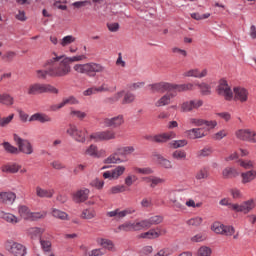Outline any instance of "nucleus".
<instances>
[{
    "label": "nucleus",
    "mask_w": 256,
    "mask_h": 256,
    "mask_svg": "<svg viewBox=\"0 0 256 256\" xmlns=\"http://www.w3.org/2000/svg\"><path fill=\"white\" fill-rule=\"evenodd\" d=\"M57 59L58 58L53 55V57L46 61V67H48V70H36L37 79H47V75L49 77H65Z\"/></svg>",
    "instance_id": "obj_1"
},
{
    "label": "nucleus",
    "mask_w": 256,
    "mask_h": 256,
    "mask_svg": "<svg viewBox=\"0 0 256 256\" xmlns=\"http://www.w3.org/2000/svg\"><path fill=\"white\" fill-rule=\"evenodd\" d=\"M53 55L58 58V65L60 66L62 75H64V77H67V75L71 73V63H79L80 61H85V59H87V56L85 54L68 57L67 55L59 56L57 55V53L54 52Z\"/></svg>",
    "instance_id": "obj_2"
},
{
    "label": "nucleus",
    "mask_w": 256,
    "mask_h": 256,
    "mask_svg": "<svg viewBox=\"0 0 256 256\" xmlns=\"http://www.w3.org/2000/svg\"><path fill=\"white\" fill-rule=\"evenodd\" d=\"M73 70L80 75L95 77L97 73H103L105 71V66L95 62H88L84 64H75Z\"/></svg>",
    "instance_id": "obj_3"
},
{
    "label": "nucleus",
    "mask_w": 256,
    "mask_h": 256,
    "mask_svg": "<svg viewBox=\"0 0 256 256\" xmlns=\"http://www.w3.org/2000/svg\"><path fill=\"white\" fill-rule=\"evenodd\" d=\"M41 93H52L53 95L59 94V89L51 84H31L27 89V95H39Z\"/></svg>",
    "instance_id": "obj_4"
},
{
    "label": "nucleus",
    "mask_w": 256,
    "mask_h": 256,
    "mask_svg": "<svg viewBox=\"0 0 256 256\" xmlns=\"http://www.w3.org/2000/svg\"><path fill=\"white\" fill-rule=\"evenodd\" d=\"M66 133L77 143H85L87 141V129L85 128H78L76 125L70 124L66 129Z\"/></svg>",
    "instance_id": "obj_5"
},
{
    "label": "nucleus",
    "mask_w": 256,
    "mask_h": 256,
    "mask_svg": "<svg viewBox=\"0 0 256 256\" xmlns=\"http://www.w3.org/2000/svg\"><path fill=\"white\" fill-rule=\"evenodd\" d=\"M13 139L18 147V153H24V155H33V144L28 139H23L19 135L14 134Z\"/></svg>",
    "instance_id": "obj_6"
},
{
    "label": "nucleus",
    "mask_w": 256,
    "mask_h": 256,
    "mask_svg": "<svg viewBox=\"0 0 256 256\" xmlns=\"http://www.w3.org/2000/svg\"><path fill=\"white\" fill-rule=\"evenodd\" d=\"M91 141L95 143H101L103 141H113L117 139V133L113 130H104L94 132L90 135Z\"/></svg>",
    "instance_id": "obj_7"
},
{
    "label": "nucleus",
    "mask_w": 256,
    "mask_h": 256,
    "mask_svg": "<svg viewBox=\"0 0 256 256\" xmlns=\"http://www.w3.org/2000/svg\"><path fill=\"white\" fill-rule=\"evenodd\" d=\"M5 249L11 253L13 256H26L27 255V247L23 244L14 242L11 240L6 241Z\"/></svg>",
    "instance_id": "obj_8"
},
{
    "label": "nucleus",
    "mask_w": 256,
    "mask_h": 256,
    "mask_svg": "<svg viewBox=\"0 0 256 256\" xmlns=\"http://www.w3.org/2000/svg\"><path fill=\"white\" fill-rule=\"evenodd\" d=\"M115 87L109 86L107 83H102L100 86H92L82 92L84 97H91V95H97V93H113Z\"/></svg>",
    "instance_id": "obj_9"
},
{
    "label": "nucleus",
    "mask_w": 256,
    "mask_h": 256,
    "mask_svg": "<svg viewBox=\"0 0 256 256\" xmlns=\"http://www.w3.org/2000/svg\"><path fill=\"white\" fill-rule=\"evenodd\" d=\"M211 231L217 233V235H225L226 237L235 235V228L233 226H227L221 222H214L211 225Z\"/></svg>",
    "instance_id": "obj_10"
},
{
    "label": "nucleus",
    "mask_w": 256,
    "mask_h": 256,
    "mask_svg": "<svg viewBox=\"0 0 256 256\" xmlns=\"http://www.w3.org/2000/svg\"><path fill=\"white\" fill-rule=\"evenodd\" d=\"M189 125H192V127L201 128L203 125L207 127V131H210V129H215L217 126V122L215 120H206L203 118H189L188 119Z\"/></svg>",
    "instance_id": "obj_11"
},
{
    "label": "nucleus",
    "mask_w": 256,
    "mask_h": 256,
    "mask_svg": "<svg viewBox=\"0 0 256 256\" xmlns=\"http://www.w3.org/2000/svg\"><path fill=\"white\" fill-rule=\"evenodd\" d=\"M125 123V116L123 114H119L118 116L112 118H104L102 120V125L104 127L112 128V129H119L121 125Z\"/></svg>",
    "instance_id": "obj_12"
},
{
    "label": "nucleus",
    "mask_w": 256,
    "mask_h": 256,
    "mask_svg": "<svg viewBox=\"0 0 256 256\" xmlns=\"http://www.w3.org/2000/svg\"><path fill=\"white\" fill-rule=\"evenodd\" d=\"M200 107H203V100L201 99H193L183 102L180 105V111L182 113H191L193 110H197Z\"/></svg>",
    "instance_id": "obj_13"
},
{
    "label": "nucleus",
    "mask_w": 256,
    "mask_h": 256,
    "mask_svg": "<svg viewBox=\"0 0 256 256\" xmlns=\"http://www.w3.org/2000/svg\"><path fill=\"white\" fill-rule=\"evenodd\" d=\"M141 230H143L141 221H135V222L127 221L121 224L120 226H118V228L115 230V233H121V231H124L125 233H129L131 231H141Z\"/></svg>",
    "instance_id": "obj_14"
},
{
    "label": "nucleus",
    "mask_w": 256,
    "mask_h": 256,
    "mask_svg": "<svg viewBox=\"0 0 256 256\" xmlns=\"http://www.w3.org/2000/svg\"><path fill=\"white\" fill-rule=\"evenodd\" d=\"M237 139L240 141H248L249 143H256V132L251 129H240L235 132Z\"/></svg>",
    "instance_id": "obj_15"
},
{
    "label": "nucleus",
    "mask_w": 256,
    "mask_h": 256,
    "mask_svg": "<svg viewBox=\"0 0 256 256\" xmlns=\"http://www.w3.org/2000/svg\"><path fill=\"white\" fill-rule=\"evenodd\" d=\"M125 171H127V168L123 165H118L111 171H106L103 173L104 179H109L110 181L117 180L119 177L124 175Z\"/></svg>",
    "instance_id": "obj_16"
},
{
    "label": "nucleus",
    "mask_w": 256,
    "mask_h": 256,
    "mask_svg": "<svg viewBox=\"0 0 256 256\" xmlns=\"http://www.w3.org/2000/svg\"><path fill=\"white\" fill-rule=\"evenodd\" d=\"M217 91L218 95H221L226 101L233 99V91L229 87V84H227V80H220Z\"/></svg>",
    "instance_id": "obj_17"
},
{
    "label": "nucleus",
    "mask_w": 256,
    "mask_h": 256,
    "mask_svg": "<svg viewBox=\"0 0 256 256\" xmlns=\"http://www.w3.org/2000/svg\"><path fill=\"white\" fill-rule=\"evenodd\" d=\"M66 105H79V99L75 96H69L63 98V100L59 104H53L50 106V111H59L63 109Z\"/></svg>",
    "instance_id": "obj_18"
},
{
    "label": "nucleus",
    "mask_w": 256,
    "mask_h": 256,
    "mask_svg": "<svg viewBox=\"0 0 256 256\" xmlns=\"http://www.w3.org/2000/svg\"><path fill=\"white\" fill-rule=\"evenodd\" d=\"M149 91L151 93H167L171 91V83L169 82H157L148 85Z\"/></svg>",
    "instance_id": "obj_19"
},
{
    "label": "nucleus",
    "mask_w": 256,
    "mask_h": 256,
    "mask_svg": "<svg viewBox=\"0 0 256 256\" xmlns=\"http://www.w3.org/2000/svg\"><path fill=\"white\" fill-rule=\"evenodd\" d=\"M253 209H255V201L253 200H247L243 202L241 205H232V211H236L237 213L247 214L250 211H253Z\"/></svg>",
    "instance_id": "obj_20"
},
{
    "label": "nucleus",
    "mask_w": 256,
    "mask_h": 256,
    "mask_svg": "<svg viewBox=\"0 0 256 256\" xmlns=\"http://www.w3.org/2000/svg\"><path fill=\"white\" fill-rule=\"evenodd\" d=\"M165 233H167L165 229L156 227V228L150 229L147 232L140 234V238L141 239H159V237H161V235H165Z\"/></svg>",
    "instance_id": "obj_21"
},
{
    "label": "nucleus",
    "mask_w": 256,
    "mask_h": 256,
    "mask_svg": "<svg viewBox=\"0 0 256 256\" xmlns=\"http://www.w3.org/2000/svg\"><path fill=\"white\" fill-rule=\"evenodd\" d=\"M85 155H88V157H93L94 159H101L107 155V151H105V149L99 150L95 144H92L85 150Z\"/></svg>",
    "instance_id": "obj_22"
},
{
    "label": "nucleus",
    "mask_w": 256,
    "mask_h": 256,
    "mask_svg": "<svg viewBox=\"0 0 256 256\" xmlns=\"http://www.w3.org/2000/svg\"><path fill=\"white\" fill-rule=\"evenodd\" d=\"M140 223L142 225V229H151L153 225H160V223H163V216L155 215L148 219L141 220Z\"/></svg>",
    "instance_id": "obj_23"
},
{
    "label": "nucleus",
    "mask_w": 256,
    "mask_h": 256,
    "mask_svg": "<svg viewBox=\"0 0 256 256\" xmlns=\"http://www.w3.org/2000/svg\"><path fill=\"white\" fill-rule=\"evenodd\" d=\"M176 138H177V133L170 131V132L154 135V137H152V141L154 143H167V141H171V139H176Z\"/></svg>",
    "instance_id": "obj_24"
},
{
    "label": "nucleus",
    "mask_w": 256,
    "mask_h": 256,
    "mask_svg": "<svg viewBox=\"0 0 256 256\" xmlns=\"http://www.w3.org/2000/svg\"><path fill=\"white\" fill-rule=\"evenodd\" d=\"M186 137L188 139H203V137H207V132L203 128H191L187 130L186 132Z\"/></svg>",
    "instance_id": "obj_25"
},
{
    "label": "nucleus",
    "mask_w": 256,
    "mask_h": 256,
    "mask_svg": "<svg viewBox=\"0 0 256 256\" xmlns=\"http://www.w3.org/2000/svg\"><path fill=\"white\" fill-rule=\"evenodd\" d=\"M234 99L240 103H246L249 99V91L243 87L234 88Z\"/></svg>",
    "instance_id": "obj_26"
},
{
    "label": "nucleus",
    "mask_w": 256,
    "mask_h": 256,
    "mask_svg": "<svg viewBox=\"0 0 256 256\" xmlns=\"http://www.w3.org/2000/svg\"><path fill=\"white\" fill-rule=\"evenodd\" d=\"M39 241L42 251H44V253H51V249L53 247V243L51 242L53 241V238L51 235L45 234L40 237Z\"/></svg>",
    "instance_id": "obj_27"
},
{
    "label": "nucleus",
    "mask_w": 256,
    "mask_h": 256,
    "mask_svg": "<svg viewBox=\"0 0 256 256\" xmlns=\"http://www.w3.org/2000/svg\"><path fill=\"white\" fill-rule=\"evenodd\" d=\"M89 193H91V191L87 188L80 189L74 193L73 201H75V203H85V201L89 199Z\"/></svg>",
    "instance_id": "obj_28"
},
{
    "label": "nucleus",
    "mask_w": 256,
    "mask_h": 256,
    "mask_svg": "<svg viewBox=\"0 0 256 256\" xmlns=\"http://www.w3.org/2000/svg\"><path fill=\"white\" fill-rule=\"evenodd\" d=\"M0 169L2 173L15 175L16 173H19V170L21 169V165L15 162H9L7 164L2 165Z\"/></svg>",
    "instance_id": "obj_29"
},
{
    "label": "nucleus",
    "mask_w": 256,
    "mask_h": 256,
    "mask_svg": "<svg viewBox=\"0 0 256 256\" xmlns=\"http://www.w3.org/2000/svg\"><path fill=\"white\" fill-rule=\"evenodd\" d=\"M209 71L205 68L203 70H199V68L190 69L184 72V77H195L196 79H203V77H207Z\"/></svg>",
    "instance_id": "obj_30"
},
{
    "label": "nucleus",
    "mask_w": 256,
    "mask_h": 256,
    "mask_svg": "<svg viewBox=\"0 0 256 256\" xmlns=\"http://www.w3.org/2000/svg\"><path fill=\"white\" fill-rule=\"evenodd\" d=\"M174 97H177V93H175V92H170V93L164 94L161 98H159L155 102V107H166V105H169L171 103V100Z\"/></svg>",
    "instance_id": "obj_31"
},
{
    "label": "nucleus",
    "mask_w": 256,
    "mask_h": 256,
    "mask_svg": "<svg viewBox=\"0 0 256 256\" xmlns=\"http://www.w3.org/2000/svg\"><path fill=\"white\" fill-rule=\"evenodd\" d=\"M17 199V195L13 192H0V203L4 205H13Z\"/></svg>",
    "instance_id": "obj_32"
},
{
    "label": "nucleus",
    "mask_w": 256,
    "mask_h": 256,
    "mask_svg": "<svg viewBox=\"0 0 256 256\" xmlns=\"http://www.w3.org/2000/svg\"><path fill=\"white\" fill-rule=\"evenodd\" d=\"M55 195L54 189H44L41 186H36V196L41 199H51Z\"/></svg>",
    "instance_id": "obj_33"
},
{
    "label": "nucleus",
    "mask_w": 256,
    "mask_h": 256,
    "mask_svg": "<svg viewBox=\"0 0 256 256\" xmlns=\"http://www.w3.org/2000/svg\"><path fill=\"white\" fill-rule=\"evenodd\" d=\"M45 233V229L41 227H31L26 229V235L30 237V239H41L42 235Z\"/></svg>",
    "instance_id": "obj_34"
},
{
    "label": "nucleus",
    "mask_w": 256,
    "mask_h": 256,
    "mask_svg": "<svg viewBox=\"0 0 256 256\" xmlns=\"http://www.w3.org/2000/svg\"><path fill=\"white\" fill-rule=\"evenodd\" d=\"M119 153L116 150L114 153L110 154L106 159L103 160L104 165H119L123 163V159L119 157Z\"/></svg>",
    "instance_id": "obj_35"
},
{
    "label": "nucleus",
    "mask_w": 256,
    "mask_h": 256,
    "mask_svg": "<svg viewBox=\"0 0 256 256\" xmlns=\"http://www.w3.org/2000/svg\"><path fill=\"white\" fill-rule=\"evenodd\" d=\"M153 159L154 161H157L159 165H161L164 169H171L173 167V162H171L169 159H166L161 154H153Z\"/></svg>",
    "instance_id": "obj_36"
},
{
    "label": "nucleus",
    "mask_w": 256,
    "mask_h": 256,
    "mask_svg": "<svg viewBox=\"0 0 256 256\" xmlns=\"http://www.w3.org/2000/svg\"><path fill=\"white\" fill-rule=\"evenodd\" d=\"M0 219H3L4 221L10 223L11 225H17V223L21 221V219L17 218V216H15L14 214L7 213L4 211H0Z\"/></svg>",
    "instance_id": "obj_37"
},
{
    "label": "nucleus",
    "mask_w": 256,
    "mask_h": 256,
    "mask_svg": "<svg viewBox=\"0 0 256 256\" xmlns=\"http://www.w3.org/2000/svg\"><path fill=\"white\" fill-rule=\"evenodd\" d=\"M30 122L39 121L40 123H51L52 119L49 115L43 113H35L29 118Z\"/></svg>",
    "instance_id": "obj_38"
},
{
    "label": "nucleus",
    "mask_w": 256,
    "mask_h": 256,
    "mask_svg": "<svg viewBox=\"0 0 256 256\" xmlns=\"http://www.w3.org/2000/svg\"><path fill=\"white\" fill-rule=\"evenodd\" d=\"M51 215L55 217V219H60V221H69V214L63 210L52 208Z\"/></svg>",
    "instance_id": "obj_39"
},
{
    "label": "nucleus",
    "mask_w": 256,
    "mask_h": 256,
    "mask_svg": "<svg viewBox=\"0 0 256 256\" xmlns=\"http://www.w3.org/2000/svg\"><path fill=\"white\" fill-rule=\"evenodd\" d=\"M81 219L91 220L97 217V211L94 208H86L82 211L80 215Z\"/></svg>",
    "instance_id": "obj_40"
},
{
    "label": "nucleus",
    "mask_w": 256,
    "mask_h": 256,
    "mask_svg": "<svg viewBox=\"0 0 256 256\" xmlns=\"http://www.w3.org/2000/svg\"><path fill=\"white\" fill-rule=\"evenodd\" d=\"M118 151V155L121 157H127V155H132L135 153V147L133 146H124L116 149Z\"/></svg>",
    "instance_id": "obj_41"
},
{
    "label": "nucleus",
    "mask_w": 256,
    "mask_h": 256,
    "mask_svg": "<svg viewBox=\"0 0 256 256\" xmlns=\"http://www.w3.org/2000/svg\"><path fill=\"white\" fill-rule=\"evenodd\" d=\"M242 177V183H251L256 177V171L255 170H250L248 172H244L241 174Z\"/></svg>",
    "instance_id": "obj_42"
},
{
    "label": "nucleus",
    "mask_w": 256,
    "mask_h": 256,
    "mask_svg": "<svg viewBox=\"0 0 256 256\" xmlns=\"http://www.w3.org/2000/svg\"><path fill=\"white\" fill-rule=\"evenodd\" d=\"M202 224L203 218L200 216L192 217L186 221V225H188V227H201Z\"/></svg>",
    "instance_id": "obj_43"
},
{
    "label": "nucleus",
    "mask_w": 256,
    "mask_h": 256,
    "mask_svg": "<svg viewBox=\"0 0 256 256\" xmlns=\"http://www.w3.org/2000/svg\"><path fill=\"white\" fill-rule=\"evenodd\" d=\"M18 213L22 219L25 221H29V218L31 217V210L27 206H20L18 207Z\"/></svg>",
    "instance_id": "obj_44"
},
{
    "label": "nucleus",
    "mask_w": 256,
    "mask_h": 256,
    "mask_svg": "<svg viewBox=\"0 0 256 256\" xmlns=\"http://www.w3.org/2000/svg\"><path fill=\"white\" fill-rule=\"evenodd\" d=\"M196 181H203L205 179H209V169L207 168H201L198 170L195 174Z\"/></svg>",
    "instance_id": "obj_45"
},
{
    "label": "nucleus",
    "mask_w": 256,
    "mask_h": 256,
    "mask_svg": "<svg viewBox=\"0 0 256 256\" xmlns=\"http://www.w3.org/2000/svg\"><path fill=\"white\" fill-rule=\"evenodd\" d=\"M0 103L2 105H6L7 107H11V105L15 103V100L9 94H0Z\"/></svg>",
    "instance_id": "obj_46"
},
{
    "label": "nucleus",
    "mask_w": 256,
    "mask_h": 256,
    "mask_svg": "<svg viewBox=\"0 0 256 256\" xmlns=\"http://www.w3.org/2000/svg\"><path fill=\"white\" fill-rule=\"evenodd\" d=\"M188 144L186 139H182V140H173L168 144V147L170 149H181V147H186V145Z\"/></svg>",
    "instance_id": "obj_47"
},
{
    "label": "nucleus",
    "mask_w": 256,
    "mask_h": 256,
    "mask_svg": "<svg viewBox=\"0 0 256 256\" xmlns=\"http://www.w3.org/2000/svg\"><path fill=\"white\" fill-rule=\"evenodd\" d=\"M47 217V212H30V218L28 221H39V219H45Z\"/></svg>",
    "instance_id": "obj_48"
},
{
    "label": "nucleus",
    "mask_w": 256,
    "mask_h": 256,
    "mask_svg": "<svg viewBox=\"0 0 256 256\" xmlns=\"http://www.w3.org/2000/svg\"><path fill=\"white\" fill-rule=\"evenodd\" d=\"M127 191V188L123 184H119L116 186H113L109 189L108 193L110 195H117L118 193H125Z\"/></svg>",
    "instance_id": "obj_49"
},
{
    "label": "nucleus",
    "mask_w": 256,
    "mask_h": 256,
    "mask_svg": "<svg viewBox=\"0 0 256 256\" xmlns=\"http://www.w3.org/2000/svg\"><path fill=\"white\" fill-rule=\"evenodd\" d=\"M77 41V38L73 35H67L64 36L61 41H60V45L62 47H67L68 45H71V43H75Z\"/></svg>",
    "instance_id": "obj_50"
},
{
    "label": "nucleus",
    "mask_w": 256,
    "mask_h": 256,
    "mask_svg": "<svg viewBox=\"0 0 256 256\" xmlns=\"http://www.w3.org/2000/svg\"><path fill=\"white\" fill-rule=\"evenodd\" d=\"M222 175L224 179H231L233 177H237L239 173H237V170L234 168H225L222 172Z\"/></svg>",
    "instance_id": "obj_51"
},
{
    "label": "nucleus",
    "mask_w": 256,
    "mask_h": 256,
    "mask_svg": "<svg viewBox=\"0 0 256 256\" xmlns=\"http://www.w3.org/2000/svg\"><path fill=\"white\" fill-rule=\"evenodd\" d=\"M2 146L4 147L6 153H11L12 155H18L19 153V148L11 145L9 142H4Z\"/></svg>",
    "instance_id": "obj_52"
},
{
    "label": "nucleus",
    "mask_w": 256,
    "mask_h": 256,
    "mask_svg": "<svg viewBox=\"0 0 256 256\" xmlns=\"http://www.w3.org/2000/svg\"><path fill=\"white\" fill-rule=\"evenodd\" d=\"M134 171L135 173H138V175H153V173H155V171L151 167H134Z\"/></svg>",
    "instance_id": "obj_53"
},
{
    "label": "nucleus",
    "mask_w": 256,
    "mask_h": 256,
    "mask_svg": "<svg viewBox=\"0 0 256 256\" xmlns=\"http://www.w3.org/2000/svg\"><path fill=\"white\" fill-rule=\"evenodd\" d=\"M172 157L177 161H185L187 159V152L185 150H176L172 153Z\"/></svg>",
    "instance_id": "obj_54"
},
{
    "label": "nucleus",
    "mask_w": 256,
    "mask_h": 256,
    "mask_svg": "<svg viewBox=\"0 0 256 256\" xmlns=\"http://www.w3.org/2000/svg\"><path fill=\"white\" fill-rule=\"evenodd\" d=\"M124 95V91H119L115 93L113 96L106 98V103H109L110 105H113L114 103H117Z\"/></svg>",
    "instance_id": "obj_55"
},
{
    "label": "nucleus",
    "mask_w": 256,
    "mask_h": 256,
    "mask_svg": "<svg viewBox=\"0 0 256 256\" xmlns=\"http://www.w3.org/2000/svg\"><path fill=\"white\" fill-rule=\"evenodd\" d=\"M138 177L135 174H128L124 179V185L131 187L134 183H137Z\"/></svg>",
    "instance_id": "obj_56"
},
{
    "label": "nucleus",
    "mask_w": 256,
    "mask_h": 256,
    "mask_svg": "<svg viewBox=\"0 0 256 256\" xmlns=\"http://www.w3.org/2000/svg\"><path fill=\"white\" fill-rule=\"evenodd\" d=\"M197 87H199L202 95H211V86L209 84L202 82V83H196Z\"/></svg>",
    "instance_id": "obj_57"
},
{
    "label": "nucleus",
    "mask_w": 256,
    "mask_h": 256,
    "mask_svg": "<svg viewBox=\"0 0 256 256\" xmlns=\"http://www.w3.org/2000/svg\"><path fill=\"white\" fill-rule=\"evenodd\" d=\"M124 95V98L122 99V105H129L130 103H133L135 101V94L131 92H126Z\"/></svg>",
    "instance_id": "obj_58"
},
{
    "label": "nucleus",
    "mask_w": 256,
    "mask_h": 256,
    "mask_svg": "<svg viewBox=\"0 0 256 256\" xmlns=\"http://www.w3.org/2000/svg\"><path fill=\"white\" fill-rule=\"evenodd\" d=\"M227 135H229V132L226 129H222L213 134L212 139H214V141H221V139H225Z\"/></svg>",
    "instance_id": "obj_59"
},
{
    "label": "nucleus",
    "mask_w": 256,
    "mask_h": 256,
    "mask_svg": "<svg viewBox=\"0 0 256 256\" xmlns=\"http://www.w3.org/2000/svg\"><path fill=\"white\" fill-rule=\"evenodd\" d=\"M91 187H94L95 189H98V191H101L103 187H105V181L96 178L90 182Z\"/></svg>",
    "instance_id": "obj_60"
},
{
    "label": "nucleus",
    "mask_w": 256,
    "mask_h": 256,
    "mask_svg": "<svg viewBox=\"0 0 256 256\" xmlns=\"http://www.w3.org/2000/svg\"><path fill=\"white\" fill-rule=\"evenodd\" d=\"M70 117H76V119H80V121H83L85 117H87V113L80 111V110H71L70 111Z\"/></svg>",
    "instance_id": "obj_61"
},
{
    "label": "nucleus",
    "mask_w": 256,
    "mask_h": 256,
    "mask_svg": "<svg viewBox=\"0 0 256 256\" xmlns=\"http://www.w3.org/2000/svg\"><path fill=\"white\" fill-rule=\"evenodd\" d=\"M140 205L143 209H149L153 207V198L152 197H145L141 200Z\"/></svg>",
    "instance_id": "obj_62"
},
{
    "label": "nucleus",
    "mask_w": 256,
    "mask_h": 256,
    "mask_svg": "<svg viewBox=\"0 0 256 256\" xmlns=\"http://www.w3.org/2000/svg\"><path fill=\"white\" fill-rule=\"evenodd\" d=\"M100 245L104 247V249H108V251H113L115 245L113 244V241L108 239H101Z\"/></svg>",
    "instance_id": "obj_63"
},
{
    "label": "nucleus",
    "mask_w": 256,
    "mask_h": 256,
    "mask_svg": "<svg viewBox=\"0 0 256 256\" xmlns=\"http://www.w3.org/2000/svg\"><path fill=\"white\" fill-rule=\"evenodd\" d=\"M211 248L207 246H202L198 250V256H211Z\"/></svg>",
    "instance_id": "obj_64"
}]
</instances>
